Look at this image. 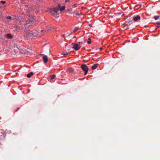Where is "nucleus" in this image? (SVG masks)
Masks as SVG:
<instances>
[{"instance_id":"nucleus-24","label":"nucleus","mask_w":160,"mask_h":160,"mask_svg":"<svg viewBox=\"0 0 160 160\" xmlns=\"http://www.w3.org/2000/svg\"><path fill=\"white\" fill-rule=\"evenodd\" d=\"M75 14L77 15H80V13H75Z\"/></svg>"},{"instance_id":"nucleus-11","label":"nucleus","mask_w":160,"mask_h":160,"mask_svg":"<svg viewBox=\"0 0 160 160\" xmlns=\"http://www.w3.org/2000/svg\"><path fill=\"white\" fill-rule=\"evenodd\" d=\"M33 75V73L32 72H31L30 73L27 74V77L28 78H30Z\"/></svg>"},{"instance_id":"nucleus-18","label":"nucleus","mask_w":160,"mask_h":160,"mask_svg":"<svg viewBox=\"0 0 160 160\" xmlns=\"http://www.w3.org/2000/svg\"><path fill=\"white\" fill-rule=\"evenodd\" d=\"M0 2H1V3H2V4H5L6 3V1H2V0Z\"/></svg>"},{"instance_id":"nucleus-13","label":"nucleus","mask_w":160,"mask_h":160,"mask_svg":"<svg viewBox=\"0 0 160 160\" xmlns=\"http://www.w3.org/2000/svg\"><path fill=\"white\" fill-rule=\"evenodd\" d=\"M31 19L32 21V23L36 21V18L35 17H33L32 18H31Z\"/></svg>"},{"instance_id":"nucleus-6","label":"nucleus","mask_w":160,"mask_h":160,"mask_svg":"<svg viewBox=\"0 0 160 160\" xmlns=\"http://www.w3.org/2000/svg\"><path fill=\"white\" fill-rule=\"evenodd\" d=\"M58 7L59 9L60 10L61 12L64 10L65 8V7L64 6L61 7V5L60 3L58 4Z\"/></svg>"},{"instance_id":"nucleus-1","label":"nucleus","mask_w":160,"mask_h":160,"mask_svg":"<svg viewBox=\"0 0 160 160\" xmlns=\"http://www.w3.org/2000/svg\"><path fill=\"white\" fill-rule=\"evenodd\" d=\"M81 68L85 72L84 75H86L87 74L88 71V68L87 66L85 64L82 65Z\"/></svg>"},{"instance_id":"nucleus-22","label":"nucleus","mask_w":160,"mask_h":160,"mask_svg":"<svg viewBox=\"0 0 160 160\" xmlns=\"http://www.w3.org/2000/svg\"><path fill=\"white\" fill-rule=\"evenodd\" d=\"M19 109V108H17V109L15 110V111L16 112H17Z\"/></svg>"},{"instance_id":"nucleus-21","label":"nucleus","mask_w":160,"mask_h":160,"mask_svg":"<svg viewBox=\"0 0 160 160\" xmlns=\"http://www.w3.org/2000/svg\"><path fill=\"white\" fill-rule=\"evenodd\" d=\"M68 53H67V52H66L65 53H64V54H63V55H65H65H68Z\"/></svg>"},{"instance_id":"nucleus-23","label":"nucleus","mask_w":160,"mask_h":160,"mask_svg":"<svg viewBox=\"0 0 160 160\" xmlns=\"http://www.w3.org/2000/svg\"><path fill=\"white\" fill-rule=\"evenodd\" d=\"M69 1V0H66L65 1V2H67Z\"/></svg>"},{"instance_id":"nucleus-26","label":"nucleus","mask_w":160,"mask_h":160,"mask_svg":"<svg viewBox=\"0 0 160 160\" xmlns=\"http://www.w3.org/2000/svg\"><path fill=\"white\" fill-rule=\"evenodd\" d=\"M102 48H100V50H102Z\"/></svg>"},{"instance_id":"nucleus-3","label":"nucleus","mask_w":160,"mask_h":160,"mask_svg":"<svg viewBox=\"0 0 160 160\" xmlns=\"http://www.w3.org/2000/svg\"><path fill=\"white\" fill-rule=\"evenodd\" d=\"M58 10H59V8H58V7H57L52 8L51 9V14L52 15H53L54 14H53L52 12H55V13H57L58 12Z\"/></svg>"},{"instance_id":"nucleus-27","label":"nucleus","mask_w":160,"mask_h":160,"mask_svg":"<svg viewBox=\"0 0 160 160\" xmlns=\"http://www.w3.org/2000/svg\"><path fill=\"white\" fill-rule=\"evenodd\" d=\"M29 22H30V21H27V23H29Z\"/></svg>"},{"instance_id":"nucleus-9","label":"nucleus","mask_w":160,"mask_h":160,"mask_svg":"<svg viewBox=\"0 0 160 160\" xmlns=\"http://www.w3.org/2000/svg\"><path fill=\"white\" fill-rule=\"evenodd\" d=\"M68 72L70 73H72L74 72V70L72 68L69 67L68 68Z\"/></svg>"},{"instance_id":"nucleus-14","label":"nucleus","mask_w":160,"mask_h":160,"mask_svg":"<svg viewBox=\"0 0 160 160\" xmlns=\"http://www.w3.org/2000/svg\"><path fill=\"white\" fill-rule=\"evenodd\" d=\"M55 76L56 75L54 74L53 75H51L50 76V77L51 78V79H53L55 78Z\"/></svg>"},{"instance_id":"nucleus-20","label":"nucleus","mask_w":160,"mask_h":160,"mask_svg":"<svg viewBox=\"0 0 160 160\" xmlns=\"http://www.w3.org/2000/svg\"><path fill=\"white\" fill-rule=\"evenodd\" d=\"M159 24H160V23L158 22V25L156 27V28H158V27H160Z\"/></svg>"},{"instance_id":"nucleus-17","label":"nucleus","mask_w":160,"mask_h":160,"mask_svg":"<svg viewBox=\"0 0 160 160\" xmlns=\"http://www.w3.org/2000/svg\"><path fill=\"white\" fill-rule=\"evenodd\" d=\"M159 16H154V18L155 19V20H157L158 19H159Z\"/></svg>"},{"instance_id":"nucleus-4","label":"nucleus","mask_w":160,"mask_h":160,"mask_svg":"<svg viewBox=\"0 0 160 160\" xmlns=\"http://www.w3.org/2000/svg\"><path fill=\"white\" fill-rule=\"evenodd\" d=\"M80 42H79V44H75L72 47V48H74L75 50H79L80 48V47H79L80 46Z\"/></svg>"},{"instance_id":"nucleus-15","label":"nucleus","mask_w":160,"mask_h":160,"mask_svg":"<svg viewBox=\"0 0 160 160\" xmlns=\"http://www.w3.org/2000/svg\"><path fill=\"white\" fill-rule=\"evenodd\" d=\"M79 29V28L78 27H75L74 28L73 30V32H76V31L78 30Z\"/></svg>"},{"instance_id":"nucleus-19","label":"nucleus","mask_w":160,"mask_h":160,"mask_svg":"<svg viewBox=\"0 0 160 160\" xmlns=\"http://www.w3.org/2000/svg\"><path fill=\"white\" fill-rule=\"evenodd\" d=\"M7 19H11L12 17L11 16H8L7 17Z\"/></svg>"},{"instance_id":"nucleus-16","label":"nucleus","mask_w":160,"mask_h":160,"mask_svg":"<svg viewBox=\"0 0 160 160\" xmlns=\"http://www.w3.org/2000/svg\"><path fill=\"white\" fill-rule=\"evenodd\" d=\"M88 39L89 40L87 41V43L88 44H90L91 43V38H89Z\"/></svg>"},{"instance_id":"nucleus-30","label":"nucleus","mask_w":160,"mask_h":160,"mask_svg":"<svg viewBox=\"0 0 160 160\" xmlns=\"http://www.w3.org/2000/svg\"><path fill=\"white\" fill-rule=\"evenodd\" d=\"M43 31V30H42L41 31V32H42Z\"/></svg>"},{"instance_id":"nucleus-2","label":"nucleus","mask_w":160,"mask_h":160,"mask_svg":"<svg viewBox=\"0 0 160 160\" xmlns=\"http://www.w3.org/2000/svg\"><path fill=\"white\" fill-rule=\"evenodd\" d=\"M25 35L24 36L26 38H28V37H32L34 36V34L33 32H28L27 31H25Z\"/></svg>"},{"instance_id":"nucleus-28","label":"nucleus","mask_w":160,"mask_h":160,"mask_svg":"<svg viewBox=\"0 0 160 160\" xmlns=\"http://www.w3.org/2000/svg\"><path fill=\"white\" fill-rule=\"evenodd\" d=\"M76 4H74V5H73V7H75V5H76Z\"/></svg>"},{"instance_id":"nucleus-25","label":"nucleus","mask_w":160,"mask_h":160,"mask_svg":"<svg viewBox=\"0 0 160 160\" xmlns=\"http://www.w3.org/2000/svg\"><path fill=\"white\" fill-rule=\"evenodd\" d=\"M62 37H64L65 36V34H63L62 35Z\"/></svg>"},{"instance_id":"nucleus-5","label":"nucleus","mask_w":160,"mask_h":160,"mask_svg":"<svg viewBox=\"0 0 160 160\" xmlns=\"http://www.w3.org/2000/svg\"><path fill=\"white\" fill-rule=\"evenodd\" d=\"M141 19L139 15H137L135 16H134L133 17V20L135 21H138V20H139Z\"/></svg>"},{"instance_id":"nucleus-8","label":"nucleus","mask_w":160,"mask_h":160,"mask_svg":"<svg viewBox=\"0 0 160 160\" xmlns=\"http://www.w3.org/2000/svg\"><path fill=\"white\" fill-rule=\"evenodd\" d=\"M98 66H99L98 64V63L95 64L91 67V69L92 70L95 69L98 67Z\"/></svg>"},{"instance_id":"nucleus-10","label":"nucleus","mask_w":160,"mask_h":160,"mask_svg":"<svg viewBox=\"0 0 160 160\" xmlns=\"http://www.w3.org/2000/svg\"><path fill=\"white\" fill-rule=\"evenodd\" d=\"M7 38L8 39H11L12 38V35L8 33L6 34Z\"/></svg>"},{"instance_id":"nucleus-31","label":"nucleus","mask_w":160,"mask_h":160,"mask_svg":"<svg viewBox=\"0 0 160 160\" xmlns=\"http://www.w3.org/2000/svg\"><path fill=\"white\" fill-rule=\"evenodd\" d=\"M1 118L0 117V119H1Z\"/></svg>"},{"instance_id":"nucleus-29","label":"nucleus","mask_w":160,"mask_h":160,"mask_svg":"<svg viewBox=\"0 0 160 160\" xmlns=\"http://www.w3.org/2000/svg\"><path fill=\"white\" fill-rule=\"evenodd\" d=\"M132 23V22H131V23H130V22L129 23V25H130V23Z\"/></svg>"},{"instance_id":"nucleus-7","label":"nucleus","mask_w":160,"mask_h":160,"mask_svg":"<svg viewBox=\"0 0 160 160\" xmlns=\"http://www.w3.org/2000/svg\"><path fill=\"white\" fill-rule=\"evenodd\" d=\"M42 58L43 59L44 63H46L48 60L47 57L46 56H44L42 57Z\"/></svg>"},{"instance_id":"nucleus-12","label":"nucleus","mask_w":160,"mask_h":160,"mask_svg":"<svg viewBox=\"0 0 160 160\" xmlns=\"http://www.w3.org/2000/svg\"><path fill=\"white\" fill-rule=\"evenodd\" d=\"M14 28H15V31L19 30L20 29V28L19 26L18 25H15L14 27Z\"/></svg>"}]
</instances>
